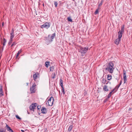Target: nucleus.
Listing matches in <instances>:
<instances>
[{"label":"nucleus","instance_id":"obj_5","mask_svg":"<svg viewBox=\"0 0 132 132\" xmlns=\"http://www.w3.org/2000/svg\"><path fill=\"white\" fill-rule=\"evenodd\" d=\"M36 85L34 83L30 88V91L32 93H33L35 92L36 91Z\"/></svg>","mask_w":132,"mask_h":132},{"label":"nucleus","instance_id":"obj_41","mask_svg":"<svg viewBox=\"0 0 132 132\" xmlns=\"http://www.w3.org/2000/svg\"><path fill=\"white\" fill-rule=\"evenodd\" d=\"M13 39H11V38H10L9 41L11 42H12V41L13 40Z\"/></svg>","mask_w":132,"mask_h":132},{"label":"nucleus","instance_id":"obj_49","mask_svg":"<svg viewBox=\"0 0 132 132\" xmlns=\"http://www.w3.org/2000/svg\"><path fill=\"white\" fill-rule=\"evenodd\" d=\"M106 101V100H105H105L104 101H105H105Z\"/></svg>","mask_w":132,"mask_h":132},{"label":"nucleus","instance_id":"obj_40","mask_svg":"<svg viewBox=\"0 0 132 132\" xmlns=\"http://www.w3.org/2000/svg\"><path fill=\"white\" fill-rule=\"evenodd\" d=\"M12 43V42H11L10 41H9V43H8V45H10Z\"/></svg>","mask_w":132,"mask_h":132},{"label":"nucleus","instance_id":"obj_29","mask_svg":"<svg viewBox=\"0 0 132 132\" xmlns=\"http://www.w3.org/2000/svg\"><path fill=\"white\" fill-rule=\"evenodd\" d=\"M0 91H2L3 90V86L1 84H0Z\"/></svg>","mask_w":132,"mask_h":132},{"label":"nucleus","instance_id":"obj_8","mask_svg":"<svg viewBox=\"0 0 132 132\" xmlns=\"http://www.w3.org/2000/svg\"><path fill=\"white\" fill-rule=\"evenodd\" d=\"M36 103H33L30 105L29 107V109L30 111H34V109L36 107Z\"/></svg>","mask_w":132,"mask_h":132},{"label":"nucleus","instance_id":"obj_11","mask_svg":"<svg viewBox=\"0 0 132 132\" xmlns=\"http://www.w3.org/2000/svg\"><path fill=\"white\" fill-rule=\"evenodd\" d=\"M41 112L42 113L45 114L47 112L46 109L45 108L43 107L42 108L41 110Z\"/></svg>","mask_w":132,"mask_h":132},{"label":"nucleus","instance_id":"obj_4","mask_svg":"<svg viewBox=\"0 0 132 132\" xmlns=\"http://www.w3.org/2000/svg\"><path fill=\"white\" fill-rule=\"evenodd\" d=\"M54 101V97H50L48 100L46 101V104L47 105L51 106L53 105Z\"/></svg>","mask_w":132,"mask_h":132},{"label":"nucleus","instance_id":"obj_15","mask_svg":"<svg viewBox=\"0 0 132 132\" xmlns=\"http://www.w3.org/2000/svg\"><path fill=\"white\" fill-rule=\"evenodd\" d=\"M128 115H131L132 114V108H129L128 110Z\"/></svg>","mask_w":132,"mask_h":132},{"label":"nucleus","instance_id":"obj_12","mask_svg":"<svg viewBox=\"0 0 132 132\" xmlns=\"http://www.w3.org/2000/svg\"><path fill=\"white\" fill-rule=\"evenodd\" d=\"M5 127L8 131L11 132H14L11 128V127H9L7 125H6Z\"/></svg>","mask_w":132,"mask_h":132},{"label":"nucleus","instance_id":"obj_7","mask_svg":"<svg viewBox=\"0 0 132 132\" xmlns=\"http://www.w3.org/2000/svg\"><path fill=\"white\" fill-rule=\"evenodd\" d=\"M121 37V35H119L118 36V38L116 40V41L115 42V43L116 44L118 45L119 44Z\"/></svg>","mask_w":132,"mask_h":132},{"label":"nucleus","instance_id":"obj_46","mask_svg":"<svg viewBox=\"0 0 132 132\" xmlns=\"http://www.w3.org/2000/svg\"><path fill=\"white\" fill-rule=\"evenodd\" d=\"M1 52H0V58H1Z\"/></svg>","mask_w":132,"mask_h":132},{"label":"nucleus","instance_id":"obj_45","mask_svg":"<svg viewBox=\"0 0 132 132\" xmlns=\"http://www.w3.org/2000/svg\"><path fill=\"white\" fill-rule=\"evenodd\" d=\"M21 131H22V132H24V130H21Z\"/></svg>","mask_w":132,"mask_h":132},{"label":"nucleus","instance_id":"obj_23","mask_svg":"<svg viewBox=\"0 0 132 132\" xmlns=\"http://www.w3.org/2000/svg\"><path fill=\"white\" fill-rule=\"evenodd\" d=\"M50 65L49 62L47 61H46L45 62V66L47 67Z\"/></svg>","mask_w":132,"mask_h":132},{"label":"nucleus","instance_id":"obj_14","mask_svg":"<svg viewBox=\"0 0 132 132\" xmlns=\"http://www.w3.org/2000/svg\"><path fill=\"white\" fill-rule=\"evenodd\" d=\"M124 70L123 72V79L124 80V83H126V81H127V79H126V73L125 72H124Z\"/></svg>","mask_w":132,"mask_h":132},{"label":"nucleus","instance_id":"obj_28","mask_svg":"<svg viewBox=\"0 0 132 132\" xmlns=\"http://www.w3.org/2000/svg\"><path fill=\"white\" fill-rule=\"evenodd\" d=\"M67 20H68V21H70V22H72V20L71 19V18L70 17H68V18H67Z\"/></svg>","mask_w":132,"mask_h":132},{"label":"nucleus","instance_id":"obj_34","mask_svg":"<svg viewBox=\"0 0 132 132\" xmlns=\"http://www.w3.org/2000/svg\"><path fill=\"white\" fill-rule=\"evenodd\" d=\"M98 9L97 10L94 12V14H96L98 13Z\"/></svg>","mask_w":132,"mask_h":132},{"label":"nucleus","instance_id":"obj_37","mask_svg":"<svg viewBox=\"0 0 132 132\" xmlns=\"http://www.w3.org/2000/svg\"><path fill=\"white\" fill-rule=\"evenodd\" d=\"M102 4V1H101V3H100L98 5V6H101Z\"/></svg>","mask_w":132,"mask_h":132},{"label":"nucleus","instance_id":"obj_42","mask_svg":"<svg viewBox=\"0 0 132 132\" xmlns=\"http://www.w3.org/2000/svg\"><path fill=\"white\" fill-rule=\"evenodd\" d=\"M4 22H3L2 23V27L3 26H4Z\"/></svg>","mask_w":132,"mask_h":132},{"label":"nucleus","instance_id":"obj_16","mask_svg":"<svg viewBox=\"0 0 132 132\" xmlns=\"http://www.w3.org/2000/svg\"><path fill=\"white\" fill-rule=\"evenodd\" d=\"M102 83L104 84H107L108 82V81H107L106 79L105 78H103L102 81Z\"/></svg>","mask_w":132,"mask_h":132},{"label":"nucleus","instance_id":"obj_25","mask_svg":"<svg viewBox=\"0 0 132 132\" xmlns=\"http://www.w3.org/2000/svg\"><path fill=\"white\" fill-rule=\"evenodd\" d=\"M121 83H120L119 85H118L116 86L114 89H115V90H116L115 92H116L118 89L119 87L120 86V85H121Z\"/></svg>","mask_w":132,"mask_h":132},{"label":"nucleus","instance_id":"obj_44","mask_svg":"<svg viewBox=\"0 0 132 132\" xmlns=\"http://www.w3.org/2000/svg\"><path fill=\"white\" fill-rule=\"evenodd\" d=\"M26 84H27V86L28 85H29V83L28 82Z\"/></svg>","mask_w":132,"mask_h":132},{"label":"nucleus","instance_id":"obj_47","mask_svg":"<svg viewBox=\"0 0 132 132\" xmlns=\"http://www.w3.org/2000/svg\"><path fill=\"white\" fill-rule=\"evenodd\" d=\"M86 94V93H84V95H85Z\"/></svg>","mask_w":132,"mask_h":132},{"label":"nucleus","instance_id":"obj_48","mask_svg":"<svg viewBox=\"0 0 132 132\" xmlns=\"http://www.w3.org/2000/svg\"><path fill=\"white\" fill-rule=\"evenodd\" d=\"M106 101V100H105H105L104 101H105H105Z\"/></svg>","mask_w":132,"mask_h":132},{"label":"nucleus","instance_id":"obj_36","mask_svg":"<svg viewBox=\"0 0 132 132\" xmlns=\"http://www.w3.org/2000/svg\"><path fill=\"white\" fill-rule=\"evenodd\" d=\"M40 108H41L40 106L38 105V106H37V109L38 110L40 109Z\"/></svg>","mask_w":132,"mask_h":132},{"label":"nucleus","instance_id":"obj_33","mask_svg":"<svg viewBox=\"0 0 132 132\" xmlns=\"http://www.w3.org/2000/svg\"><path fill=\"white\" fill-rule=\"evenodd\" d=\"M54 4L56 7L57 5V2H54Z\"/></svg>","mask_w":132,"mask_h":132},{"label":"nucleus","instance_id":"obj_1","mask_svg":"<svg viewBox=\"0 0 132 132\" xmlns=\"http://www.w3.org/2000/svg\"><path fill=\"white\" fill-rule=\"evenodd\" d=\"M114 65L113 62H110L107 65L106 67L104 68V69L106 71H108L110 73H112L114 69Z\"/></svg>","mask_w":132,"mask_h":132},{"label":"nucleus","instance_id":"obj_43","mask_svg":"<svg viewBox=\"0 0 132 132\" xmlns=\"http://www.w3.org/2000/svg\"><path fill=\"white\" fill-rule=\"evenodd\" d=\"M10 34H11V35H14L13 34H12V33H11Z\"/></svg>","mask_w":132,"mask_h":132},{"label":"nucleus","instance_id":"obj_50","mask_svg":"<svg viewBox=\"0 0 132 132\" xmlns=\"http://www.w3.org/2000/svg\"><path fill=\"white\" fill-rule=\"evenodd\" d=\"M51 69H50V70L51 71Z\"/></svg>","mask_w":132,"mask_h":132},{"label":"nucleus","instance_id":"obj_2","mask_svg":"<svg viewBox=\"0 0 132 132\" xmlns=\"http://www.w3.org/2000/svg\"><path fill=\"white\" fill-rule=\"evenodd\" d=\"M79 49L78 51L81 54L82 56H83L86 53L88 49V47H83L81 46H79Z\"/></svg>","mask_w":132,"mask_h":132},{"label":"nucleus","instance_id":"obj_38","mask_svg":"<svg viewBox=\"0 0 132 132\" xmlns=\"http://www.w3.org/2000/svg\"><path fill=\"white\" fill-rule=\"evenodd\" d=\"M14 30L13 29H12L11 33L14 34Z\"/></svg>","mask_w":132,"mask_h":132},{"label":"nucleus","instance_id":"obj_3","mask_svg":"<svg viewBox=\"0 0 132 132\" xmlns=\"http://www.w3.org/2000/svg\"><path fill=\"white\" fill-rule=\"evenodd\" d=\"M55 35V34L54 33L51 36L49 35L48 37H45V41L48 43L51 42L52 41V39L54 38Z\"/></svg>","mask_w":132,"mask_h":132},{"label":"nucleus","instance_id":"obj_10","mask_svg":"<svg viewBox=\"0 0 132 132\" xmlns=\"http://www.w3.org/2000/svg\"><path fill=\"white\" fill-rule=\"evenodd\" d=\"M124 26H122L121 27V31H120L118 32V35L119 36V35H121V37H122L123 33L124 32Z\"/></svg>","mask_w":132,"mask_h":132},{"label":"nucleus","instance_id":"obj_6","mask_svg":"<svg viewBox=\"0 0 132 132\" xmlns=\"http://www.w3.org/2000/svg\"><path fill=\"white\" fill-rule=\"evenodd\" d=\"M50 24L48 22H46L40 26L41 28H45L47 29L50 26Z\"/></svg>","mask_w":132,"mask_h":132},{"label":"nucleus","instance_id":"obj_19","mask_svg":"<svg viewBox=\"0 0 132 132\" xmlns=\"http://www.w3.org/2000/svg\"><path fill=\"white\" fill-rule=\"evenodd\" d=\"M107 86L106 85H104L103 87V89L104 91L107 92L108 91V89L107 88Z\"/></svg>","mask_w":132,"mask_h":132},{"label":"nucleus","instance_id":"obj_26","mask_svg":"<svg viewBox=\"0 0 132 132\" xmlns=\"http://www.w3.org/2000/svg\"><path fill=\"white\" fill-rule=\"evenodd\" d=\"M55 73L54 72L52 73V78L53 79H54L55 78Z\"/></svg>","mask_w":132,"mask_h":132},{"label":"nucleus","instance_id":"obj_21","mask_svg":"<svg viewBox=\"0 0 132 132\" xmlns=\"http://www.w3.org/2000/svg\"><path fill=\"white\" fill-rule=\"evenodd\" d=\"M112 79V76L109 75H107V79L108 80H110Z\"/></svg>","mask_w":132,"mask_h":132},{"label":"nucleus","instance_id":"obj_39","mask_svg":"<svg viewBox=\"0 0 132 132\" xmlns=\"http://www.w3.org/2000/svg\"><path fill=\"white\" fill-rule=\"evenodd\" d=\"M14 35H11L10 36V38L11 39H13V38L14 37Z\"/></svg>","mask_w":132,"mask_h":132},{"label":"nucleus","instance_id":"obj_13","mask_svg":"<svg viewBox=\"0 0 132 132\" xmlns=\"http://www.w3.org/2000/svg\"><path fill=\"white\" fill-rule=\"evenodd\" d=\"M124 70L123 72V79L124 80V83H126V81H127V79H126V73L125 72H124Z\"/></svg>","mask_w":132,"mask_h":132},{"label":"nucleus","instance_id":"obj_9","mask_svg":"<svg viewBox=\"0 0 132 132\" xmlns=\"http://www.w3.org/2000/svg\"><path fill=\"white\" fill-rule=\"evenodd\" d=\"M39 74L38 72H36L33 75V79L35 81H36L38 77V76Z\"/></svg>","mask_w":132,"mask_h":132},{"label":"nucleus","instance_id":"obj_31","mask_svg":"<svg viewBox=\"0 0 132 132\" xmlns=\"http://www.w3.org/2000/svg\"><path fill=\"white\" fill-rule=\"evenodd\" d=\"M3 95L4 94L3 93V91H0V97H1L2 96H3Z\"/></svg>","mask_w":132,"mask_h":132},{"label":"nucleus","instance_id":"obj_20","mask_svg":"<svg viewBox=\"0 0 132 132\" xmlns=\"http://www.w3.org/2000/svg\"><path fill=\"white\" fill-rule=\"evenodd\" d=\"M22 52V51L21 49L20 50L18 51L16 56V58H18L19 55Z\"/></svg>","mask_w":132,"mask_h":132},{"label":"nucleus","instance_id":"obj_30","mask_svg":"<svg viewBox=\"0 0 132 132\" xmlns=\"http://www.w3.org/2000/svg\"><path fill=\"white\" fill-rule=\"evenodd\" d=\"M16 43L15 42H13L12 44L11 45V47H12L13 46L16 45Z\"/></svg>","mask_w":132,"mask_h":132},{"label":"nucleus","instance_id":"obj_17","mask_svg":"<svg viewBox=\"0 0 132 132\" xmlns=\"http://www.w3.org/2000/svg\"><path fill=\"white\" fill-rule=\"evenodd\" d=\"M115 90V89H113L111 91V92L108 95V98H109L111 96V94H112V93Z\"/></svg>","mask_w":132,"mask_h":132},{"label":"nucleus","instance_id":"obj_24","mask_svg":"<svg viewBox=\"0 0 132 132\" xmlns=\"http://www.w3.org/2000/svg\"><path fill=\"white\" fill-rule=\"evenodd\" d=\"M6 129L4 128H2L0 129V132H5Z\"/></svg>","mask_w":132,"mask_h":132},{"label":"nucleus","instance_id":"obj_35","mask_svg":"<svg viewBox=\"0 0 132 132\" xmlns=\"http://www.w3.org/2000/svg\"><path fill=\"white\" fill-rule=\"evenodd\" d=\"M16 118H17V119H21V118H20L19 117L18 115H16Z\"/></svg>","mask_w":132,"mask_h":132},{"label":"nucleus","instance_id":"obj_27","mask_svg":"<svg viewBox=\"0 0 132 132\" xmlns=\"http://www.w3.org/2000/svg\"><path fill=\"white\" fill-rule=\"evenodd\" d=\"M6 42V40L5 38H4L3 43V46H4L5 45V44Z\"/></svg>","mask_w":132,"mask_h":132},{"label":"nucleus","instance_id":"obj_22","mask_svg":"<svg viewBox=\"0 0 132 132\" xmlns=\"http://www.w3.org/2000/svg\"><path fill=\"white\" fill-rule=\"evenodd\" d=\"M73 126L72 125H70L69 127V128L68 129V131H70L71 130Z\"/></svg>","mask_w":132,"mask_h":132},{"label":"nucleus","instance_id":"obj_32","mask_svg":"<svg viewBox=\"0 0 132 132\" xmlns=\"http://www.w3.org/2000/svg\"><path fill=\"white\" fill-rule=\"evenodd\" d=\"M61 91L63 93V94L64 95L65 94L64 91V88L63 87L61 89Z\"/></svg>","mask_w":132,"mask_h":132},{"label":"nucleus","instance_id":"obj_18","mask_svg":"<svg viewBox=\"0 0 132 132\" xmlns=\"http://www.w3.org/2000/svg\"><path fill=\"white\" fill-rule=\"evenodd\" d=\"M60 85L61 86V87L62 88H63V87H64L63 86L62 80L61 79H60Z\"/></svg>","mask_w":132,"mask_h":132}]
</instances>
